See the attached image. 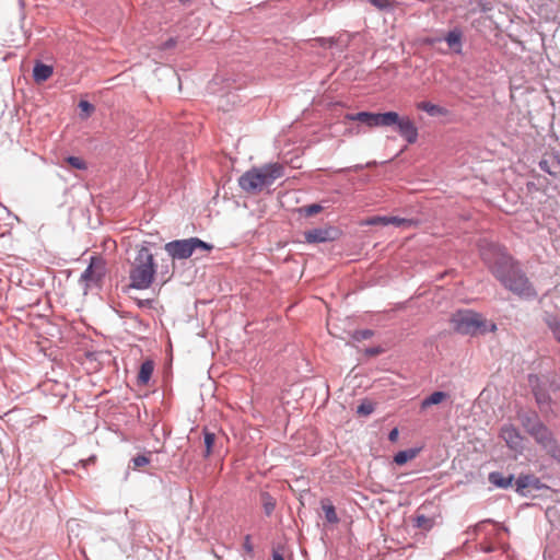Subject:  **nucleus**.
I'll return each instance as SVG.
<instances>
[{"mask_svg":"<svg viewBox=\"0 0 560 560\" xmlns=\"http://www.w3.org/2000/svg\"><path fill=\"white\" fill-rule=\"evenodd\" d=\"M501 438L505 441L506 445L516 452H522L524 448V439L518 431L512 425H505L501 430Z\"/></svg>","mask_w":560,"mask_h":560,"instance_id":"9d476101","label":"nucleus"},{"mask_svg":"<svg viewBox=\"0 0 560 560\" xmlns=\"http://www.w3.org/2000/svg\"><path fill=\"white\" fill-rule=\"evenodd\" d=\"M373 409L374 408L371 402H363L358 407L357 412L362 416H368L373 412Z\"/></svg>","mask_w":560,"mask_h":560,"instance_id":"473e14b6","label":"nucleus"},{"mask_svg":"<svg viewBox=\"0 0 560 560\" xmlns=\"http://www.w3.org/2000/svg\"><path fill=\"white\" fill-rule=\"evenodd\" d=\"M495 265V277L510 291L520 296L530 298L536 293L527 278L521 272L513 259L505 253L497 252L492 246V261Z\"/></svg>","mask_w":560,"mask_h":560,"instance_id":"f257e3e1","label":"nucleus"},{"mask_svg":"<svg viewBox=\"0 0 560 560\" xmlns=\"http://www.w3.org/2000/svg\"><path fill=\"white\" fill-rule=\"evenodd\" d=\"M536 400L538 405L540 406V409H542L544 405L548 404L549 397L545 394L535 393Z\"/></svg>","mask_w":560,"mask_h":560,"instance_id":"c9c22d12","label":"nucleus"},{"mask_svg":"<svg viewBox=\"0 0 560 560\" xmlns=\"http://www.w3.org/2000/svg\"><path fill=\"white\" fill-rule=\"evenodd\" d=\"M424 508H421L417 511L415 520H413L415 526L421 530L429 532L435 525V517L429 516V515H425L424 513H422L421 511Z\"/></svg>","mask_w":560,"mask_h":560,"instance_id":"2eb2a0df","label":"nucleus"},{"mask_svg":"<svg viewBox=\"0 0 560 560\" xmlns=\"http://www.w3.org/2000/svg\"><path fill=\"white\" fill-rule=\"evenodd\" d=\"M175 44H176L175 39L170 38L167 42L164 43L163 48L164 49L172 48L175 46Z\"/></svg>","mask_w":560,"mask_h":560,"instance_id":"ea45409f","label":"nucleus"},{"mask_svg":"<svg viewBox=\"0 0 560 560\" xmlns=\"http://www.w3.org/2000/svg\"><path fill=\"white\" fill-rule=\"evenodd\" d=\"M513 476L502 477L499 474L492 472V483L501 488H508L512 486Z\"/></svg>","mask_w":560,"mask_h":560,"instance_id":"a878e982","label":"nucleus"},{"mask_svg":"<svg viewBox=\"0 0 560 560\" xmlns=\"http://www.w3.org/2000/svg\"><path fill=\"white\" fill-rule=\"evenodd\" d=\"M322 206L317 203L304 206L299 209V212L304 214L305 217H313L322 211Z\"/></svg>","mask_w":560,"mask_h":560,"instance_id":"cd10ccee","label":"nucleus"},{"mask_svg":"<svg viewBox=\"0 0 560 560\" xmlns=\"http://www.w3.org/2000/svg\"><path fill=\"white\" fill-rule=\"evenodd\" d=\"M416 107L428 113L430 116H445L447 114V109L431 102H419L417 103Z\"/></svg>","mask_w":560,"mask_h":560,"instance_id":"f3484780","label":"nucleus"},{"mask_svg":"<svg viewBox=\"0 0 560 560\" xmlns=\"http://www.w3.org/2000/svg\"><path fill=\"white\" fill-rule=\"evenodd\" d=\"M447 398V394L444 392H434L421 402V408L427 409L432 405L441 404Z\"/></svg>","mask_w":560,"mask_h":560,"instance_id":"412c9836","label":"nucleus"},{"mask_svg":"<svg viewBox=\"0 0 560 560\" xmlns=\"http://www.w3.org/2000/svg\"><path fill=\"white\" fill-rule=\"evenodd\" d=\"M284 175V166L280 163H268L246 171L240 178V187L247 194H257L271 186Z\"/></svg>","mask_w":560,"mask_h":560,"instance_id":"7ed1b4c3","label":"nucleus"},{"mask_svg":"<svg viewBox=\"0 0 560 560\" xmlns=\"http://www.w3.org/2000/svg\"><path fill=\"white\" fill-rule=\"evenodd\" d=\"M522 424L525 430L532 435V428L536 429V424H541L540 420L535 413L525 415L521 418Z\"/></svg>","mask_w":560,"mask_h":560,"instance_id":"b1692460","label":"nucleus"},{"mask_svg":"<svg viewBox=\"0 0 560 560\" xmlns=\"http://www.w3.org/2000/svg\"><path fill=\"white\" fill-rule=\"evenodd\" d=\"M160 276L154 257L148 247H140L129 270L128 289L145 290L151 287L155 275Z\"/></svg>","mask_w":560,"mask_h":560,"instance_id":"20e7f679","label":"nucleus"},{"mask_svg":"<svg viewBox=\"0 0 560 560\" xmlns=\"http://www.w3.org/2000/svg\"><path fill=\"white\" fill-rule=\"evenodd\" d=\"M339 235L340 231L334 226L313 229L304 233L305 241L310 244L331 242L337 240Z\"/></svg>","mask_w":560,"mask_h":560,"instance_id":"6e6552de","label":"nucleus"},{"mask_svg":"<svg viewBox=\"0 0 560 560\" xmlns=\"http://www.w3.org/2000/svg\"><path fill=\"white\" fill-rule=\"evenodd\" d=\"M261 499H262V505H264V510H265L266 514L270 515L273 512L275 506H276L275 500L268 493H264L261 495Z\"/></svg>","mask_w":560,"mask_h":560,"instance_id":"c85d7f7f","label":"nucleus"},{"mask_svg":"<svg viewBox=\"0 0 560 560\" xmlns=\"http://www.w3.org/2000/svg\"><path fill=\"white\" fill-rule=\"evenodd\" d=\"M383 352V349L380 347L369 348L365 350V353L370 357L378 355Z\"/></svg>","mask_w":560,"mask_h":560,"instance_id":"e433bc0d","label":"nucleus"},{"mask_svg":"<svg viewBox=\"0 0 560 560\" xmlns=\"http://www.w3.org/2000/svg\"><path fill=\"white\" fill-rule=\"evenodd\" d=\"M373 335H374V332L372 330L363 329V330L354 331L352 337L357 341H362V340L370 339Z\"/></svg>","mask_w":560,"mask_h":560,"instance_id":"7c9ffc66","label":"nucleus"},{"mask_svg":"<svg viewBox=\"0 0 560 560\" xmlns=\"http://www.w3.org/2000/svg\"><path fill=\"white\" fill-rule=\"evenodd\" d=\"M389 440L392 442H395L398 438V430L397 429H393L390 432H389V435H388Z\"/></svg>","mask_w":560,"mask_h":560,"instance_id":"58836bf2","label":"nucleus"},{"mask_svg":"<svg viewBox=\"0 0 560 560\" xmlns=\"http://www.w3.org/2000/svg\"><path fill=\"white\" fill-rule=\"evenodd\" d=\"M180 3L185 4V3H188L190 2L191 0H178Z\"/></svg>","mask_w":560,"mask_h":560,"instance_id":"c03bdc74","label":"nucleus"},{"mask_svg":"<svg viewBox=\"0 0 560 560\" xmlns=\"http://www.w3.org/2000/svg\"><path fill=\"white\" fill-rule=\"evenodd\" d=\"M547 324L549 326V328L553 331V328L557 327V326H560V322L557 320L556 318H550L547 320Z\"/></svg>","mask_w":560,"mask_h":560,"instance_id":"4c0bfd02","label":"nucleus"},{"mask_svg":"<svg viewBox=\"0 0 560 560\" xmlns=\"http://www.w3.org/2000/svg\"><path fill=\"white\" fill-rule=\"evenodd\" d=\"M532 436L540 444L553 458L560 462V447L552 438L550 431L541 423L532 428Z\"/></svg>","mask_w":560,"mask_h":560,"instance_id":"0eeeda50","label":"nucleus"},{"mask_svg":"<svg viewBox=\"0 0 560 560\" xmlns=\"http://www.w3.org/2000/svg\"><path fill=\"white\" fill-rule=\"evenodd\" d=\"M363 225H396V226H411L413 224L412 220L404 219L399 217H380L375 215L366 219L362 222Z\"/></svg>","mask_w":560,"mask_h":560,"instance_id":"f8f14e48","label":"nucleus"},{"mask_svg":"<svg viewBox=\"0 0 560 560\" xmlns=\"http://www.w3.org/2000/svg\"><path fill=\"white\" fill-rule=\"evenodd\" d=\"M395 121H397L396 112L374 113L370 127H390L395 125Z\"/></svg>","mask_w":560,"mask_h":560,"instance_id":"4468645a","label":"nucleus"},{"mask_svg":"<svg viewBox=\"0 0 560 560\" xmlns=\"http://www.w3.org/2000/svg\"><path fill=\"white\" fill-rule=\"evenodd\" d=\"M320 504H322V509L325 513V517H326L327 522H329L331 524L338 523L339 518L337 516V513H336V510H335V506L332 505V503L328 499H325V500H322Z\"/></svg>","mask_w":560,"mask_h":560,"instance_id":"aec40b11","label":"nucleus"},{"mask_svg":"<svg viewBox=\"0 0 560 560\" xmlns=\"http://www.w3.org/2000/svg\"><path fill=\"white\" fill-rule=\"evenodd\" d=\"M369 2L381 10L386 9L389 5L387 0H369Z\"/></svg>","mask_w":560,"mask_h":560,"instance_id":"f704fd0d","label":"nucleus"},{"mask_svg":"<svg viewBox=\"0 0 560 560\" xmlns=\"http://www.w3.org/2000/svg\"><path fill=\"white\" fill-rule=\"evenodd\" d=\"M154 364L152 361H145L141 364L138 373V383L147 385L152 376Z\"/></svg>","mask_w":560,"mask_h":560,"instance_id":"6ab92c4d","label":"nucleus"},{"mask_svg":"<svg viewBox=\"0 0 560 560\" xmlns=\"http://www.w3.org/2000/svg\"><path fill=\"white\" fill-rule=\"evenodd\" d=\"M553 335L557 338V340L560 342V326H557L553 328Z\"/></svg>","mask_w":560,"mask_h":560,"instance_id":"a19ab883","label":"nucleus"},{"mask_svg":"<svg viewBox=\"0 0 560 560\" xmlns=\"http://www.w3.org/2000/svg\"><path fill=\"white\" fill-rule=\"evenodd\" d=\"M516 491L522 495H527L530 490L539 489L540 482L534 475L520 476L515 481Z\"/></svg>","mask_w":560,"mask_h":560,"instance_id":"ddd939ff","label":"nucleus"},{"mask_svg":"<svg viewBox=\"0 0 560 560\" xmlns=\"http://www.w3.org/2000/svg\"><path fill=\"white\" fill-rule=\"evenodd\" d=\"M215 441V434L205 430V457H208L212 453V447Z\"/></svg>","mask_w":560,"mask_h":560,"instance_id":"393cba45","label":"nucleus"},{"mask_svg":"<svg viewBox=\"0 0 560 560\" xmlns=\"http://www.w3.org/2000/svg\"><path fill=\"white\" fill-rule=\"evenodd\" d=\"M451 323L454 330L463 335H477L486 329V320L481 315L468 310L454 313Z\"/></svg>","mask_w":560,"mask_h":560,"instance_id":"39448f33","label":"nucleus"},{"mask_svg":"<svg viewBox=\"0 0 560 560\" xmlns=\"http://www.w3.org/2000/svg\"><path fill=\"white\" fill-rule=\"evenodd\" d=\"M398 133L409 143L413 144L418 140V128L415 121L408 116H399L397 113V121L395 125Z\"/></svg>","mask_w":560,"mask_h":560,"instance_id":"1a4fd4ad","label":"nucleus"},{"mask_svg":"<svg viewBox=\"0 0 560 560\" xmlns=\"http://www.w3.org/2000/svg\"><path fill=\"white\" fill-rule=\"evenodd\" d=\"M373 114L374 113H370V112H360V113H357V114H347L346 115V119L361 121V122L366 124L370 127L371 124H372Z\"/></svg>","mask_w":560,"mask_h":560,"instance_id":"5701e85b","label":"nucleus"},{"mask_svg":"<svg viewBox=\"0 0 560 560\" xmlns=\"http://www.w3.org/2000/svg\"><path fill=\"white\" fill-rule=\"evenodd\" d=\"M272 560H284V559H283V557H282L280 553L275 552V553L272 555Z\"/></svg>","mask_w":560,"mask_h":560,"instance_id":"79ce46f5","label":"nucleus"},{"mask_svg":"<svg viewBox=\"0 0 560 560\" xmlns=\"http://www.w3.org/2000/svg\"><path fill=\"white\" fill-rule=\"evenodd\" d=\"M462 37L463 34L459 30H453L446 35L445 40L454 52L459 54L462 51Z\"/></svg>","mask_w":560,"mask_h":560,"instance_id":"a211bd4d","label":"nucleus"},{"mask_svg":"<svg viewBox=\"0 0 560 560\" xmlns=\"http://www.w3.org/2000/svg\"><path fill=\"white\" fill-rule=\"evenodd\" d=\"M539 167L551 176L560 175V153L555 150L545 153Z\"/></svg>","mask_w":560,"mask_h":560,"instance_id":"9b49d317","label":"nucleus"},{"mask_svg":"<svg viewBox=\"0 0 560 560\" xmlns=\"http://www.w3.org/2000/svg\"><path fill=\"white\" fill-rule=\"evenodd\" d=\"M52 75V67L37 62L33 69V77L36 82H44Z\"/></svg>","mask_w":560,"mask_h":560,"instance_id":"dca6fc26","label":"nucleus"},{"mask_svg":"<svg viewBox=\"0 0 560 560\" xmlns=\"http://www.w3.org/2000/svg\"><path fill=\"white\" fill-rule=\"evenodd\" d=\"M150 463V458L145 455H138L132 458V468L138 469L147 466Z\"/></svg>","mask_w":560,"mask_h":560,"instance_id":"c756f323","label":"nucleus"},{"mask_svg":"<svg viewBox=\"0 0 560 560\" xmlns=\"http://www.w3.org/2000/svg\"><path fill=\"white\" fill-rule=\"evenodd\" d=\"M79 108L84 113V117H89L94 112V106L88 101H80Z\"/></svg>","mask_w":560,"mask_h":560,"instance_id":"2f4dec72","label":"nucleus"},{"mask_svg":"<svg viewBox=\"0 0 560 560\" xmlns=\"http://www.w3.org/2000/svg\"><path fill=\"white\" fill-rule=\"evenodd\" d=\"M417 451L416 450H406V451H400L398 452L395 457H394V462L397 464V465H404L406 464L407 462L413 459L416 456H417Z\"/></svg>","mask_w":560,"mask_h":560,"instance_id":"4be33fe9","label":"nucleus"},{"mask_svg":"<svg viewBox=\"0 0 560 560\" xmlns=\"http://www.w3.org/2000/svg\"><path fill=\"white\" fill-rule=\"evenodd\" d=\"M495 328H497L495 325L492 324V326H491L492 332L495 330Z\"/></svg>","mask_w":560,"mask_h":560,"instance_id":"a18cd8bd","label":"nucleus"},{"mask_svg":"<svg viewBox=\"0 0 560 560\" xmlns=\"http://www.w3.org/2000/svg\"><path fill=\"white\" fill-rule=\"evenodd\" d=\"M213 245L201 241L198 237H190L184 240H176L165 244L164 249L167 255L171 257L170 259H162L160 265V277L162 282L165 283L168 281L174 275V260L178 259H187L192 256L197 250L202 252H211Z\"/></svg>","mask_w":560,"mask_h":560,"instance_id":"f03ea898","label":"nucleus"},{"mask_svg":"<svg viewBox=\"0 0 560 560\" xmlns=\"http://www.w3.org/2000/svg\"><path fill=\"white\" fill-rule=\"evenodd\" d=\"M65 162L75 170H86L88 168L86 162L82 158H79V156H68V158H66Z\"/></svg>","mask_w":560,"mask_h":560,"instance_id":"bb28decb","label":"nucleus"},{"mask_svg":"<svg viewBox=\"0 0 560 560\" xmlns=\"http://www.w3.org/2000/svg\"><path fill=\"white\" fill-rule=\"evenodd\" d=\"M149 304H150V301H149V300H147V301H141V300H139V301H138V305H139L140 307H142V306H144V305H149Z\"/></svg>","mask_w":560,"mask_h":560,"instance_id":"37998d69","label":"nucleus"},{"mask_svg":"<svg viewBox=\"0 0 560 560\" xmlns=\"http://www.w3.org/2000/svg\"><path fill=\"white\" fill-rule=\"evenodd\" d=\"M106 275V261L98 256L91 257L90 265L80 277V283L84 288V292L92 288L101 285Z\"/></svg>","mask_w":560,"mask_h":560,"instance_id":"423d86ee","label":"nucleus"},{"mask_svg":"<svg viewBox=\"0 0 560 560\" xmlns=\"http://www.w3.org/2000/svg\"><path fill=\"white\" fill-rule=\"evenodd\" d=\"M243 549H244V551H245L248 556L253 557V553H254V547H253V544H252V541H250V536H249V535L245 536V538H244Z\"/></svg>","mask_w":560,"mask_h":560,"instance_id":"72a5a7b5","label":"nucleus"}]
</instances>
